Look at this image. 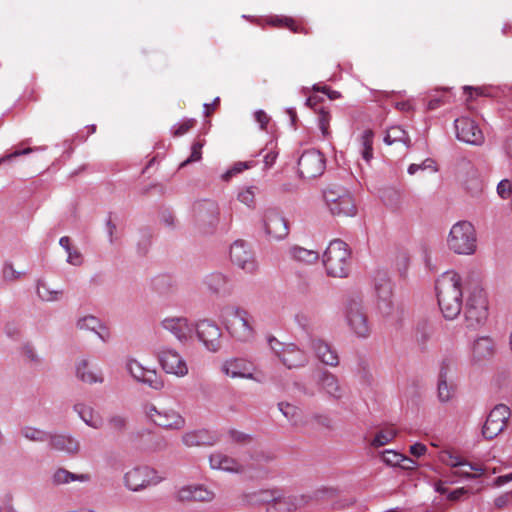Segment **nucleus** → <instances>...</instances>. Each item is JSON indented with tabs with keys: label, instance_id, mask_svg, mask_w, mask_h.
<instances>
[{
	"label": "nucleus",
	"instance_id": "nucleus-1",
	"mask_svg": "<svg viewBox=\"0 0 512 512\" xmlns=\"http://www.w3.org/2000/svg\"><path fill=\"white\" fill-rule=\"evenodd\" d=\"M437 300L443 316L455 319L463 306L462 278L455 271L443 273L436 281Z\"/></svg>",
	"mask_w": 512,
	"mask_h": 512
},
{
	"label": "nucleus",
	"instance_id": "nucleus-2",
	"mask_svg": "<svg viewBox=\"0 0 512 512\" xmlns=\"http://www.w3.org/2000/svg\"><path fill=\"white\" fill-rule=\"evenodd\" d=\"M489 303L487 294L480 286L473 287L464 305V323L469 330H478L487 322Z\"/></svg>",
	"mask_w": 512,
	"mask_h": 512
},
{
	"label": "nucleus",
	"instance_id": "nucleus-3",
	"mask_svg": "<svg viewBox=\"0 0 512 512\" xmlns=\"http://www.w3.org/2000/svg\"><path fill=\"white\" fill-rule=\"evenodd\" d=\"M323 264L327 274L332 277H346L350 267V250L340 240H332L323 254Z\"/></svg>",
	"mask_w": 512,
	"mask_h": 512
},
{
	"label": "nucleus",
	"instance_id": "nucleus-4",
	"mask_svg": "<svg viewBox=\"0 0 512 512\" xmlns=\"http://www.w3.org/2000/svg\"><path fill=\"white\" fill-rule=\"evenodd\" d=\"M448 248L456 254L471 255L476 251L477 238L474 226L468 221L455 223L447 237Z\"/></svg>",
	"mask_w": 512,
	"mask_h": 512
},
{
	"label": "nucleus",
	"instance_id": "nucleus-5",
	"mask_svg": "<svg viewBox=\"0 0 512 512\" xmlns=\"http://www.w3.org/2000/svg\"><path fill=\"white\" fill-rule=\"evenodd\" d=\"M164 479V475L147 465L135 466L123 476L124 486L132 492H140L158 485Z\"/></svg>",
	"mask_w": 512,
	"mask_h": 512
},
{
	"label": "nucleus",
	"instance_id": "nucleus-6",
	"mask_svg": "<svg viewBox=\"0 0 512 512\" xmlns=\"http://www.w3.org/2000/svg\"><path fill=\"white\" fill-rule=\"evenodd\" d=\"M323 197L332 215L338 217L354 216L356 205L351 194L339 186H330L324 190Z\"/></svg>",
	"mask_w": 512,
	"mask_h": 512
},
{
	"label": "nucleus",
	"instance_id": "nucleus-7",
	"mask_svg": "<svg viewBox=\"0 0 512 512\" xmlns=\"http://www.w3.org/2000/svg\"><path fill=\"white\" fill-rule=\"evenodd\" d=\"M225 323L228 332L239 341L247 342L254 337L252 317L246 310L231 308L226 311Z\"/></svg>",
	"mask_w": 512,
	"mask_h": 512
},
{
	"label": "nucleus",
	"instance_id": "nucleus-8",
	"mask_svg": "<svg viewBox=\"0 0 512 512\" xmlns=\"http://www.w3.org/2000/svg\"><path fill=\"white\" fill-rule=\"evenodd\" d=\"M345 318L350 331L356 337L366 339L371 335L372 326L360 302L356 300L348 302Z\"/></svg>",
	"mask_w": 512,
	"mask_h": 512
},
{
	"label": "nucleus",
	"instance_id": "nucleus-9",
	"mask_svg": "<svg viewBox=\"0 0 512 512\" xmlns=\"http://www.w3.org/2000/svg\"><path fill=\"white\" fill-rule=\"evenodd\" d=\"M305 496H289L281 491H263L260 500L266 504L267 512H291L307 503Z\"/></svg>",
	"mask_w": 512,
	"mask_h": 512
},
{
	"label": "nucleus",
	"instance_id": "nucleus-10",
	"mask_svg": "<svg viewBox=\"0 0 512 512\" xmlns=\"http://www.w3.org/2000/svg\"><path fill=\"white\" fill-rule=\"evenodd\" d=\"M145 413L155 425L167 430H180L185 426L184 417L171 407L149 404L145 407Z\"/></svg>",
	"mask_w": 512,
	"mask_h": 512
},
{
	"label": "nucleus",
	"instance_id": "nucleus-11",
	"mask_svg": "<svg viewBox=\"0 0 512 512\" xmlns=\"http://www.w3.org/2000/svg\"><path fill=\"white\" fill-rule=\"evenodd\" d=\"M194 219L198 229L203 233H211L219 223L220 210L213 200H202L193 207Z\"/></svg>",
	"mask_w": 512,
	"mask_h": 512
},
{
	"label": "nucleus",
	"instance_id": "nucleus-12",
	"mask_svg": "<svg viewBox=\"0 0 512 512\" xmlns=\"http://www.w3.org/2000/svg\"><path fill=\"white\" fill-rule=\"evenodd\" d=\"M510 408L505 404L496 405L488 414L482 426V435L486 440H492L502 433L510 419Z\"/></svg>",
	"mask_w": 512,
	"mask_h": 512
},
{
	"label": "nucleus",
	"instance_id": "nucleus-13",
	"mask_svg": "<svg viewBox=\"0 0 512 512\" xmlns=\"http://www.w3.org/2000/svg\"><path fill=\"white\" fill-rule=\"evenodd\" d=\"M269 345L288 369L300 368L306 365L307 356L296 345L292 343L283 344L273 337L269 338Z\"/></svg>",
	"mask_w": 512,
	"mask_h": 512
},
{
	"label": "nucleus",
	"instance_id": "nucleus-14",
	"mask_svg": "<svg viewBox=\"0 0 512 512\" xmlns=\"http://www.w3.org/2000/svg\"><path fill=\"white\" fill-rule=\"evenodd\" d=\"M230 259L234 265L246 273L253 274L258 270V263L250 245L243 240H236L230 247Z\"/></svg>",
	"mask_w": 512,
	"mask_h": 512
},
{
	"label": "nucleus",
	"instance_id": "nucleus-15",
	"mask_svg": "<svg viewBox=\"0 0 512 512\" xmlns=\"http://www.w3.org/2000/svg\"><path fill=\"white\" fill-rule=\"evenodd\" d=\"M325 170V158L316 149H309L302 153L298 160V171L302 178L311 179L322 175Z\"/></svg>",
	"mask_w": 512,
	"mask_h": 512
},
{
	"label": "nucleus",
	"instance_id": "nucleus-16",
	"mask_svg": "<svg viewBox=\"0 0 512 512\" xmlns=\"http://www.w3.org/2000/svg\"><path fill=\"white\" fill-rule=\"evenodd\" d=\"M159 364L162 369L177 377H184L188 374V366L183 357L174 349L163 347L157 353Z\"/></svg>",
	"mask_w": 512,
	"mask_h": 512
},
{
	"label": "nucleus",
	"instance_id": "nucleus-17",
	"mask_svg": "<svg viewBox=\"0 0 512 512\" xmlns=\"http://www.w3.org/2000/svg\"><path fill=\"white\" fill-rule=\"evenodd\" d=\"M263 227L266 234L273 240H281L289 233L286 219L274 208L265 210L263 215Z\"/></svg>",
	"mask_w": 512,
	"mask_h": 512
},
{
	"label": "nucleus",
	"instance_id": "nucleus-18",
	"mask_svg": "<svg viewBox=\"0 0 512 512\" xmlns=\"http://www.w3.org/2000/svg\"><path fill=\"white\" fill-rule=\"evenodd\" d=\"M198 339L204 346L212 352H216L221 347V330L215 322L211 320H201L195 326Z\"/></svg>",
	"mask_w": 512,
	"mask_h": 512
},
{
	"label": "nucleus",
	"instance_id": "nucleus-19",
	"mask_svg": "<svg viewBox=\"0 0 512 512\" xmlns=\"http://www.w3.org/2000/svg\"><path fill=\"white\" fill-rule=\"evenodd\" d=\"M455 129L457 138L465 143L472 145H481L484 141V135L475 121L467 117H461L455 120Z\"/></svg>",
	"mask_w": 512,
	"mask_h": 512
},
{
	"label": "nucleus",
	"instance_id": "nucleus-20",
	"mask_svg": "<svg viewBox=\"0 0 512 512\" xmlns=\"http://www.w3.org/2000/svg\"><path fill=\"white\" fill-rule=\"evenodd\" d=\"M211 469L228 473H244L247 467H252L239 459L226 455L221 451H215L209 456Z\"/></svg>",
	"mask_w": 512,
	"mask_h": 512
},
{
	"label": "nucleus",
	"instance_id": "nucleus-21",
	"mask_svg": "<svg viewBox=\"0 0 512 512\" xmlns=\"http://www.w3.org/2000/svg\"><path fill=\"white\" fill-rule=\"evenodd\" d=\"M127 368L135 380L147 384L155 390L163 388L164 383L155 370L146 369L137 360L133 359L128 361Z\"/></svg>",
	"mask_w": 512,
	"mask_h": 512
},
{
	"label": "nucleus",
	"instance_id": "nucleus-22",
	"mask_svg": "<svg viewBox=\"0 0 512 512\" xmlns=\"http://www.w3.org/2000/svg\"><path fill=\"white\" fill-rule=\"evenodd\" d=\"M222 372L231 378L256 379L253 363L242 358H234L223 363Z\"/></svg>",
	"mask_w": 512,
	"mask_h": 512
},
{
	"label": "nucleus",
	"instance_id": "nucleus-23",
	"mask_svg": "<svg viewBox=\"0 0 512 512\" xmlns=\"http://www.w3.org/2000/svg\"><path fill=\"white\" fill-rule=\"evenodd\" d=\"M164 329L171 332L179 341L185 342L192 338L195 327L184 317H171L163 320Z\"/></svg>",
	"mask_w": 512,
	"mask_h": 512
},
{
	"label": "nucleus",
	"instance_id": "nucleus-24",
	"mask_svg": "<svg viewBox=\"0 0 512 512\" xmlns=\"http://www.w3.org/2000/svg\"><path fill=\"white\" fill-rule=\"evenodd\" d=\"M450 459L451 460L448 462V465L455 469L453 475L458 477L478 478L487 470V468L482 465L472 464L468 461L461 460L458 457L450 456Z\"/></svg>",
	"mask_w": 512,
	"mask_h": 512
},
{
	"label": "nucleus",
	"instance_id": "nucleus-25",
	"mask_svg": "<svg viewBox=\"0 0 512 512\" xmlns=\"http://www.w3.org/2000/svg\"><path fill=\"white\" fill-rule=\"evenodd\" d=\"M215 493L202 485L185 486L177 492L180 501L211 502Z\"/></svg>",
	"mask_w": 512,
	"mask_h": 512
},
{
	"label": "nucleus",
	"instance_id": "nucleus-26",
	"mask_svg": "<svg viewBox=\"0 0 512 512\" xmlns=\"http://www.w3.org/2000/svg\"><path fill=\"white\" fill-rule=\"evenodd\" d=\"M318 384L320 389L333 399L339 400L345 395V388L340 384L339 379L329 371L321 372Z\"/></svg>",
	"mask_w": 512,
	"mask_h": 512
},
{
	"label": "nucleus",
	"instance_id": "nucleus-27",
	"mask_svg": "<svg viewBox=\"0 0 512 512\" xmlns=\"http://www.w3.org/2000/svg\"><path fill=\"white\" fill-rule=\"evenodd\" d=\"M76 375L78 379L88 384L101 383L103 381L101 370L96 365L91 364L87 359L78 361L76 365Z\"/></svg>",
	"mask_w": 512,
	"mask_h": 512
},
{
	"label": "nucleus",
	"instance_id": "nucleus-28",
	"mask_svg": "<svg viewBox=\"0 0 512 512\" xmlns=\"http://www.w3.org/2000/svg\"><path fill=\"white\" fill-rule=\"evenodd\" d=\"M182 442L187 447L212 446L218 442V437L207 430H197L185 433Z\"/></svg>",
	"mask_w": 512,
	"mask_h": 512
},
{
	"label": "nucleus",
	"instance_id": "nucleus-29",
	"mask_svg": "<svg viewBox=\"0 0 512 512\" xmlns=\"http://www.w3.org/2000/svg\"><path fill=\"white\" fill-rule=\"evenodd\" d=\"M456 387L448 376V365L443 363L438 377V399L442 403L450 401L455 394Z\"/></svg>",
	"mask_w": 512,
	"mask_h": 512
},
{
	"label": "nucleus",
	"instance_id": "nucleus-30",
	"mask_svg": "<svg viewBox=\"0 0 512 512\" xmlns=\"http://www.w3.org/2000/svg\"><path fill=\"white\" fill-rule=\"evenodd\" d=\"M312 347L315 351L317 358L324 364L329 366H337L339 358L335 350L321 339H315L312 342Z\"/></svg>",
	"mask_w": 512,
	"mask_h": 512
},
{
	"label": "nucleus",
	"instance_id": "nucleus-31",
	"mask_svg": "<svg viewBox=\"0 0 512 512\" xmlns=\"http://www.w3.org/2000/svg\"><path fill=\"white\" fill-rule=\"evenodd\" d=\"M494 354V342L489 337H480L475 340L472 348V357L480 362L490 359Z\"/></svg>",
	"mask_w": 512,
	"mask_h": 512
},
{
	"label": "nucleus",
	"instance_id": "nucleus-32",
	"mask_svg": "<svg viewBox=\"0 0 512 512\" xmlns=\"http://www.w3.org/2000/svg\"><path fill=\"white\" fill-rule=\"evenodd\" d=\"M49 439L51 447L58 451L76 454L80 449L79 442L69 435H51Z\"/></svg>",
	"mask_w": 512,
	"mask_h": 512
},
{
	"label": "nucleus",
	"instance_id": "nucleus-33",
	"mask_svg": "<svg viewBox=\"0 0 512 512\" xmlns=\"http://www.w3.org/2000/svg\"><path fill=\"white\" fill-rule=\"evenodd\" d=\"M384 142L387 145L399 144L408 148L410 145V138L407 132L400 126H391L386 131Z\"/></svg>",
	"mask_w": 512,
	"mask_h": 512
},
{
	"label": "nucleus",
	"instance_id": "nucleus-34",
	"mask_svg": "<svg viewBox=\"0 0 512 512\" xmlns=\"http://www.w3.org/2000/svg\"><path fill=\"white\" fill-rule=\"evenodd\" d=\"M89 480L90 476L88 474H74L63 468L57 469L52 476L53 485L67 484L71 481L86 482Z\"/></svg>",
	"mask_w": 512,
	"mask_h": 512
},
{
	"label": "nucleus",
	"instance_id": "nucleus-35",
	"mask_svg": "<svg viewBox=\"0 0 512 512\" xmlns=\"http://www.w3.org/2000/svg\"><path fill=\"white\" fill-rule=\"evenodd\" d=\"M204 283L212 292L220 293L226 291L228 279L220 272H213L205 278Z\"/></svg>",
	"mask_w": 512,
	"mask_h": 512
},
{
	"label": "nucleus",
	"instance_id": "nucleus-36",
	"mask_svg": "<svg viewBox=\"0 0 512 512\" xmlns=\"http://www.w3.org/2000/svg\"><path fill=\"white\" fill-rule=\"evenodd\" d=\"M373 138L374 133L371 129L363 131L360 137V154L367 163L373 158Z\"/></svg>",
	"mask_w": 512,
	"mask_h": 512
},
{
	"label": "nucleus",
	"instance_id": "nucleus-37",
	"mask_svg": "<svg viewBox=\"0 0 512 512\" xmlns=\"http://www.w3.org/2000/svg\"><path fill=\"white\" fill-rule=\"evenodd\" d=\"M290 255L293 259L307 264L314 263L319 258V253L317 251L299 246L292 247L290 249Z\"/></svg>",
	"mask_w": 512,
	"mask_h": 512
},
{
	"label": "nucleus",
	"instance_id": "nucleus-38",
	"mask_svg": "<svg viewBox=\"0 0 512 512\" xmlns=\"http://www.w3.org/2000/svg\"><path fill=\"white\" fill-rule=\"evenodd\" d=\"M75 409L87 425L96 429L102 426L101 418L90 407L78 404Z\"/></svg>",
	"mask_w": 512,
	"mask_h": 512
},
{
	"label": "nucleus",
	"instance_id": "nucleus-39",
	"mask_svg": "<svg viewBox=\"0 0 512 512\" xmlns=\"http://www.w3.org/2000/svg\"><path fill=\"white\" fill-rule=\"evenodd\" d=\"M278 407H279V410L282 412V414L293 425L302 424V422H303L302 421V412L298 407H296L290 403H284V402L279 403Z\"/></svg>",
	"mask_w": 512,
	"mask_h": 512
},
{
	"label": "nucleus",
	"instance_id": "nucleus-40",
	"mask_svg": "<svg viewBox=\"0 0 512 512\" xmlns=\"http://www.w3.org/2000/svg\"><path fill=\"white\" fill-rule=\"evenodd\" d=\"M382 460L390 466H399L401 468H409V465H405L403 462L413 463V460L395 451L386 450L383 452Z\"/></svg>",
	"mask_w": 512,
	"mask_h": 512
},
{
	"label": "nucleus",
	"instance_id": "nucleus-41",
	"mask_svg": "<svg viewBox=\"0 0 512 512\" xmlns=\"http://www.w3.org/2000/svg\"><path fill=\"white\" fill-rule=\"evenodd\" d=\"M397 435V431L393 426L386 427L376 433L371 445L375 448L390 443Z\"/></svg>",
	"mask_w": 512,
	"mask_h": 512
},
{
	"label": "nucleus",
	"instance_id": "nucleus-42",
	"mask_svg": "<svg viewBox=\"0 0 512 512\" xmlns=\"http://www.w3.org/2000/svg\"><path fill=\"white\" fill-rule=\"evenodd\" d=\"M483 187V180L476 175L469 177L465 182V190L472 198H479L482 195Z\"/></svg>",
	"mask_w": 512,
	"mask_h": 512
},
{
	"label": "nucleus",
	"instance_id": "nucleus-43",
	"mask_svg": "<svg viewBox=\"0 0 512 512\" xmlns=\"http://www.w3.org/2000/svg\"><path fill=\"white\" fill-rule=\"evenodd\" d=\"M37 294L43 301H56L62 295V290L50 289L47 283L39 281L37 284Z\"/></svg>",
	"mask_w": 512,
	"mask_h": 512
},
{
	"label": "nucleus",
	"instance_id": "nucleus-44",
	"mask_svg": "<svg viewBox=\"0 0 512 512\" xmlns=\"http://www.w3.org/2000/svg\"><path fill=\"white\" fill-rule=\"evenodd\" d=\"M78 327L80 329H88L91 331H95L99 337L102 340H106L109 337V334H103L100 331L97 330V328H100L101 325L99 323V320L94 316H86L78 321Z\"/></svg>",
	"mask_w": 512,
	"mask_h": 512
},
{
	"label": "nucleus",
	"instance_id": "nucleus-45",
	"mask_svg": "<svg viewBox=\"0 0 512 512\" xmlns=\"http://www.w3.org/2000/svg\"><path fill=\"white\" fill-rule=\"evenodd\" d=\"M330 121L331 115L329 111L320 108L318 111V126L324 138H329L331 135Z\"/></svg>",
	"mask_w": 512,
	"mask_h": 512
},
{
	"label": "nucleus",
	"instance_id": "nucleus-46",
	"mask_svg": "<svg viewBox=\"0 0 512 512\" xmlns=\"http://www.w3.org/2000/svg\"><path fill=\"white\" fill-rule=\"evenodd\" d=\"M339 491L336 487L322 486L317 488L312 495V498L316 500L334 499L338 496Z\"/></svg>",
	"mask_w": 512,
	"mask_h": 512
},
{
	"label": "nucleus",
	"instance_id": "nucleus-47",
	"mask_svg": "<svg viewBox=\"0 0 512 512\" xmlns=\"http://www.w3.org/2000/svg\"><path fill=\"white\" fill-rule=\"evenodd\" d=\"M449 101V95L448 91L443 90L430 96L428 102H427V109L428 110H435L439 108L440 106L446 104Z\"/></svg>",
	"mask_w": 512,
	"mask_h": 512
},
{
	"label": "nucleus",
	"instance_id": "nucleus-48",
	"mask_svg": "<svg viewBox=\"0 0 512 512\" xmlns=\"http://www.w3.org/2000/svg\"><path fill=\"white\" fill-rule=\"evenodd\" d=\"M377 300H387L392 298V283L390 280L382 279L381 282L375 285Z\"/></svg>",
	"mask_w": 512,
	"mask_h": 512
},
{
	"label": "nucleus",
	"instance_id": "nucleus-49",
	"mask_svg": "<svg viewBox=\"0 0 512 512\" xmlns=\"http://www.w3.org/2000/svg\"><path fill=\"white\" fill-rule=\"evenodd\" d=\"M266 152L264 154V168L270 169L274 164L278 157V150L276 149V144L273 142L270 143V146L267 145L263 150L262 153Z\"/></svg>",
	"mask_w": 512,
	"mask_h": 512
},
{
	"label": "nucleus",
	"instance_id": "nucleus-50",
	"mask_svg": "<svg viewBox=\"0 0 512 512\" xmlns=\"http://www.w3.org/2000/svg\"><path fill=\"white\" fill-rule=\"evenodd\" d=\"M205 144V141L204 140H201V139H198L196 140L193 144H192V147H191V155L189 156V158H187L182 164L181 166H185L189 163H192V162H196V161H199L202 157V148Z\"/></svg>",
	"mask_w": 512,
	"mask_h": 512
},
{
	"label": "nucleus",
	"instance_id": "nucleus-51",
	"mask_svg": "<svg viewBox=\"0 0 512 512\" xmlns=\"http://www.w3.org/2000/svg\"><path fill=\"white\" fill-rule=\"evenodd\" d=\"M107 426L111 431L120 433L126 429L127 420L121 415H113L109 418Z\"/></svg>",
	"mask_w": 512,
	"mask_h": 512
},
{
	"label": "nucleus",
	"instance_id": "nucleus-52",
	"mask_svg": "<svg viewBox=\"0 0 512 512\" xmlns=\"http://www.w3.org/2000/svg\"><path fill=\"white\" fill-rule=\"evenodd\" d=\"M22 434L25 438L32 440V441H46L50 436H48L47 433L32 428V427H26L22 430Z\"/></svg>",
	"mask_w": 512,
	"mask_h": 512
},
{
	"label": "nucleus",
	"instance_id": "nucleus-53",
	"mask_svg": "<svg viewBox=\"0 0 512 512\" xmlns=\"http://www.w3.org/2000/svg\"><path fill=\"white\" fill-rule=\"evenodd\" d=\"M255 189L256 187H247L238 194V200L247 205L248 207L254 206L255 203Z\"/></svg>",
	"mask_w": 512,
	"mask_h": 512
},
{
	"label": "nucleus",
	"instance_id": "nucleus-54",
	"mask_svg": "<svg viewBox=\"0 0 512 512\" xmlns=\"http://www.w3.org/2000/svg\"><path fill=\"white\" fill-rule=\"evenodd\" d=\"M377 307H378L379 312L384 317L391 316L395 310V305H394L392 298H389L387 300H384V299L377 300Z\"/></svg>",
	"mask_w": 512,
	"mask_h": 512
},
{
	"label": "nucleus",
	"instance_id": "nucleus-55",
	"mask_svg": "<svg viewBox=\"0 0 512 512\" xmlns=\"http://www.w3.org/2000/svg\"><path fill=\"white\" fill-rule=\"evenodd\" d=\"M2 273L3 279L9 282L18 280L24 275L23 272L16 271L13 265L10 263L5 264Z\"/></svg>",
	"mask_w": 512,
	"mask_h": 512
},
{
	"label": "nucleus",
	"instance_id": "nucleus-56",
	"mask_svg": "<svg viewBox=\"0 0 512 512\" xmlns=\"http://www.w3.org/2000/svg\"><path fill=\"white\" fill-rule=\"evenodd\" d=\"M250 166L247 164V163H244V162H238L236 164L233 165V167H231L229 170H227L222 178L225 180V181H228L230 180L234 175L238 174V173H241L242 171H244L245 169H248Z\"/></svg>",
	"mask_w": 512,
	"mask_h": 512
},
{
	"label": "nucleus",
	"instance_id": "nucleus-57",
	"mask_svg": "<svg viewBox=\"0 0 512 512\" xmlns=\"http://www.w3.org/2000/svg\"><path fill=\"white\" fill-rule=\"evenodd\" d=\"M273 24L278 26H284L293 32H300L297 24L292 18L285 17L283 19H276L275 21H273Z\"/></svg>",
	"mask_w": 512,
	"mask_h": 512
},
{
	"label": "nucleus",
	"instance_id": "nucleus-58",
	"mask_svg": "<svg viewBox=\"0 0 512 512\" xmlns=\"http://www.w3.org/2000/svg\"><path fill=\"white\" fill-rule=\"evenodd\" d=\"M229 435L231 439L236 443L245 444L250 442L251 440V437L248 434H245L237 430H230Z\"/></svg>",
	"mask_w": 512,
	"mask_h": 512
},
{
	"label": "nucleus",
	"instance_id": "nucleus-59",
	"mask_svg": "<svg viewBox=\"0 0 512 512\" xmlns=\"http://www.w3.org/2000/svg\"><path fill=\"white\" fill-rule=\"evenodd\" d=\"M255 120L259 124L260 128L262 130L266 129V126L268 125L270 121V117L267 115V113L263 110H258L255 112Z\"/></svg>",
	"mask_w": 512,
	"mask_h": 512
},
{
	"label": "nucleus",
	"instance_id": "nucleus-60",
	"mask_svg": "<svg viewBox=\"0 0 512 512\" xmlns=\"http://www.w3.org/2000/svg\"><path fill=\"white\" fill-rule=\"evenodd\" d=\"M469 493V490L465 487L457 488L451 492L448 493V500L455 502L460 500L463 496L467 495Z\"/></svg>",
	"mask_w": 512,
	"mask_h": 512
},
{
	"label": "nucleus",
	"instance_id": "nucleus-61",
	"mask_svg": "<svg viewBox=\"0 0 512 512\" xmlns=\"http://www.w3.org/2000/svg\"><path fill=\"white\" fill-rule=\"evenodd\" d=\"M195 121L194 120H187L183 123H181L177 129L174 131V136H182L185 133H187L193 126Z\"/></svg>",
	"mask_w": 512,
	"mask_h": 512
},
{
	"label": "nucleus",
	"instance_id": "nucleus-62",
	"mask_svg": "<svg viewBox=\"0 0 512 512\" xmlns=\"http://www.w3.org/2000/svg\"><path fill=\"white\" fill-rule=\"evenodd\" d=\"M67 253H68V257H67L68 263L75 265V266H78L82 263V255L79 251L71 249Z\"/></svg>",
	"mask_w": 512,
	"mask_h": 512
},
{
	"label": "nucleus",
	"instance_id": "nucleus-63",
	"mask_svg": "<svg viewBox=\"0 0 512 512\" xmlns=\"http://www.w3.org/2000/svg\"><path fill=\"white\" fill-rule=\"evenodd\" d=\"M34 150H36V148H25L23 150H16L15 152L9 154V155H6V156H3L0 158V164L3 163V162H6L12 158H15V157H18V156H21V155H26V154H29L31 152H33Z\"/></svg>",
	"mask_w": 512,
	"mask_h": 512
},
{
	"label": "nucleus",
	"instance_id": "nucleus-64",
	"mask_svg": "<svg viewBox=\"0 0 512 512\" xmlns=\"http://www.w3.org/2000/svg\"><path fill=\"white\" fill-rule=\"evenodd\" d=\"M427 451V447L422 443H415L410 447V453L415 457L423 456Z\"/></svg>",
	"mask_w": 512,
	"mask_h": 512
}]
</instances>
